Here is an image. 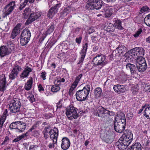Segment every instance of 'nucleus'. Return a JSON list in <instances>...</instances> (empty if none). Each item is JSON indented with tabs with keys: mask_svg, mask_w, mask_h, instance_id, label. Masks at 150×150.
<instances>
[{
	"mask_svg": "<svg viewBox=\"0 0 150 150\" xmlns=\"http://www.w3.org/2000/svg\"><path fill=\"white\" fill-rule=\"evenodd\" d=\"M144 54V50L142 47H136L130 50V51L126 53L125 55L127 57L126 59L125 62L128 61L132 58L136 60L139 59L140 57L143 58Z\"/></svg>",
	"mask_w": 150,
	"mask_h": 150,
	"instance_id": "obj_1",
	"label": "nucleus"
},
{
	"mask_svg": "<svg viewBox=\"0 0 150 150\" xmlns=\"http://www.w3.org/2000/svg\"><path fill=\"white\" fill-rule=\"evenodd\" d=\"M119 116L120 120L117 122L116 118H115L114 128L115 131L118 133H121L124 130L126 126V118L125 115L122 113H120Z\"/></svg>",
	"mask_w": 150,
	"mask_h": 150,
	"instance_id": "obj_2",
	"label": "nucleus"
},
{
	"mask_svg": "<svg viewBox=\"0 0 150 150\" xmlns=\"http://www.w3.org/2000/svg\"><path fill=\"white\" fill-rule=\"evenodd\" d=\"M90 90V86L87 85L82 89L77 91L75 95L77 100L82 102L86 100L89 93Z\"/></svg>",
	"mask_w": 150,
	"mask_h": 150,
	"instance_id": "obj_3",
	"label": "nucleus"
},
{
	"mask_svg": "<svg viewBox=\"0 0 150 150\" xmlns=\"http://www.w3.org/2000/svg\"><path fill=\"white\" fill-rule=\"evenodd\" d=\"M66 113L67 117L70 120L76 119L79 116L76 108L72 105H69L66 108Z\"/></svg>",
	"mask_w": 150,
	"mask_h": 150,
	"instance_id": "obj_4",
	"label": "nucleus"
},
{
	"mask_svg": "<svg viewBox=\"0 0 150 150\" xmlns=\"http://www.w3.org/2000/svg\"><path fill=\"white\" fill-rule=\"evenodd\" d=\"M101 0H88L86 6V8L89 10L100 9L102 6Z\"/></svg>",
	"mask_w": 150,
	"mask_h": 150,
	"instance_id": "obj_5",
	"label": "nucleus"
},
{
	"mask_svg": "<svg viewBox=\"0 0 150 150\" xmlns=\"http://www.w3.org/2000/svg\"><path fill=\"white\" fill-rule=\"evenodd\" d=\"M9 105V110L11 112L16 113L20 112L21 104L18 99L15 98L12 100Z\"/></svg>",
	"mask_w": 150,
	"mask_h": 150,
	"instance_id": "obj_6",
	"label": "nucleus"
},
{
	"mask_svg": "<svg viewBox=\"0 0 150 150\" xmlns=\"http://www.w3.org/2000/svg\"><path fill=\"white\" fill-rule=\"evenodd\" d=\"M106 59L105 57L103 54L97 55L93 59V65L95 66H100L103 67L107 63Z\"/></svg>",
	"mask_w": 150,
	"mask_h": 150,
	"instance_id": "obj_7",
	"label": "nucleus"
},
{
	"mask_svg": "<svg viewBox=\"0 0 150 150\" xmlns=\"http://www.w3.org/2000/svg\"><path fill=\"white\" fill-rule=\"evenodd\" d=\"M107 112V110L101 106L97 108L96 111L93 112L94 115L101 117L104 120H108V117L106 113Z\"/></svg>",
	"mask_w": 150,
	"mask_h": 150,
	"instance_id": "obj_8",
	"label": "nucleus"
},
{
	"mask_svg": "<svg viewBox=\"0 0 150 150\" xmlns=\"http://www.w3.org/2000/svg\"><path fill=\"white\" fill-rule=\"evenodd\" d=\"M136 60V64L137 67L140 72H144L147 68V65L144 58L140 57Z\"/></svg>",
	"mask_w": 150,
	"mask_h": 150,
	"instance_id": "obj_9",
	"label": "nucleus"
},
{
	"mask_svg": "<svg viewBox=\"0 0 150 150\" xmlns=\"http://www.w3.org/2000/svg\"><path fill=\"white\" fill-rule=\"evenodd\" d=\"M22 70L21 66L16 63L14 64L9 76V78L10 79H14L18 77L20 72Z\"/></svg>",
	"mask_w": 150,
	"mask_h": 150,
	"instance_id": "obj_10",
	"label": "nucleus"
},
{
	"mask_svg": "<svg viewBox=\"0 0 150 150\" xmlns=\"http://www.w3.org/2000/svg\"><path fill=\"white\" fill-rule=\"evenodd\" d=\"M15 5V2L14 1H11L6 5L3 10V17L5 18L9 15L14 9Z\"/></svg>",
	"mask_w": 150,
	"mask_h": 150,
	"instance_id": "obj_11",
	"label": "nucleus"
},
{
	"mask_svg": "<svg viewBox=\"0 0 150 150\" xmlns=\"http://www.w3.org/2000/svg\"><path fill=\"white\" fill-rule=\"evenodd\" d=\"M41 15V13L38 11L35 13L32 12L30 13L29 17L25 22V25H28L32 23L33 21L38 19Z\"/></svg>",
	"mask_w": 150,
	"mask_h": 150,
	"instance_id": "obj_12",
	"label": "nucleus"
},
{
	"mask_svg": "<svg viewBox=\"0 0 150 150\" xmlns=\"http://www.w3.org/2000/svg\"><path fill=\"white\" fill-rule=\"evenodd\" d=\"M130 143L123 139H119L116 143V145L121 150L125 149L130 144Z\"/></svg>",
	"mask_w": 150,
	"mask_h": 150,
	"instance_id": "obj_13",
	"label": "nucleus"
},
{
	"mask_svg": "<svg viewBox=\"0 0 150 150\" xmlns=\"http://www.w3.org/2000/svg\"><path fill=\"white\" fill-rule=\"evenodd\" d=\"M61 3H59L53 7H51L48 11L47 16L50 18H52L55 14L58 11L59 8L61 7Z\"/></svg>",
	"mask_w": 150,
	"mask_h": 150,
	"instance_id": "obj_14",
	"label": "nucleus"
},
{
	"mask_svg": "<svg viewBox=\"0 0 150 150\" xmlns=\"http://www.w3.org/2000/svg\"><path fill=\"white\" fill-rule=\"evenodd\" d=\"M120 139H123L131 143L133 138V136L131 131L129 130H125Z\"/></svg>",
	"mask_w": 150,
	"mask_h": 150,
	"instance_id": "obj_15",
	"label": "nucleus"
},
{
	"mask_svg": "<svg viewBox=\"0 0 150 150\" xmlns=\"http://www.w3.org/2000/svg\"><path fill=\"white\" fill-rule=\"evenodd\" d=\"M21 27V24H18L14 28L10 36L11 38L14 39L20 33V30Z\"/></svg>",
	"mask_w": 150,
	"mask_h": 150,
	"instance_id": "obj_16",
	"label": "nucleus"
},
{
	"mask_svg": "<svg viewBox=\"0 0 150 150\" xmlns=\"http://www.w3.org/2000/svg\"><path fill=\"white\" fill-rule=\"evenodd\" d=\"M126 86L120 84L114 85L113 89L115 91L119 94L125 92L126 91Z\"/></svg>",
	"mask_w": 150,
	"mask_h": 150,
	"instance_id": "obj_17",
	"label": "nucleus"
},
{
	"mask_svg": "<svg viewBox=\"0 0 150 150\" xmlns=\"http://www.w3.org/2000/svg\"><path fill=\"white\" fill-rule=\"evenodd\" d=\"M62 143L61 147L62 149L64 150L67 149L69 147L70 142L69 139L67 137L63 138L62 140Z\"/></svg>",
	"mask_w": 150,
	"mask_h": 150,
	"instance_id": "obj_18",
	"label": "nucleus"
},
{
	"mask_svg": "<svg viewBox=\"0 0 150 150\" xmlns=\"http://www.w3.org/2000/svg\"><path fill=\"white\" fill-rule=\"evenodd\" d=\"M83 74H81L78 76L76 77L74 81L72 83L71 86L69 90V92H72L76 88Z\"/></svg>",
	"mask_w": 150,
	"mask_h": 150,
	"instance_id": "obj_19",
	"label": "nucleus"
},
{
	"mask_svg": "<svg viewBox=\"0 0 150 150\" xmlns=\"http://www.w3.org/2000/svg\"><path fill=\"white\" fill-rule=\"evenodd\" d=\"M49 135L51 138L52 140L57 141L58 134V131L57 128H54L53 129H50L49 132Z\"/></svg>",
	"mask_w": 150,
	"mask_h": 150,
	"instance_id": "obj_20",
	"label": "nucleus"
},
{
	"mask_svg": "<svg viewBox=\"0 0 150 150\" xmlns=\"http://www.w3.org/2000/svg\"><path fill=\"white\" fill-rule=\"evenodd\" d=\"M88 47V44L86 43L83 46V49L80 52L81 55V58L79 60L80 63L82 62L84 60L86 54Z\"/></svg>",
	"mask_w": 150,
	"mask_h": 150,
	"instance_id": "obj_21",
	"label": "nucleus"
},
{
	"mask_svg": "<svg viewBox=\"0 0 150 150\" xmlns=\"http://www.w3.org/2000/svg\"><path fill=\"white\" fill-rule=\"evenodd\" d=\"M10 54L6 46H2L0 47V56L1 58L5 56L8 55Z\"/></svg>",
	"mask_w": 150,
	"mask_h": 150,
	"instance_id": "obj_22",
	"label": "nucleus"
},
{
	"mask_svg": "<svg viewBox=\"0 0 150 150\" xmlns=\"http://www.w3.org/2000/svg\"><path fill=\"white\" fill-rule=\"evenodd\" d=\"M32 69L31 68L28 66H27L24 68L23 72L20 75V78L24 79L27 77L30 74V73L32 72Z\"/></svg>",
	"mask_w": 150,
	"mask_h": 150,
	"instance_id": "obj_23",
	"label": "nucleus"
},
{
	"mask_svg": "<svg viewBox=\"0 0 150 150\" xmlns=\"http://www.w3.org/2000/svg\"><path fill=\"white\" fill-rule=\"evenodd\" d=\"M7 85L6 80V77L4 76L3 78L2 79L0 82V91L4 92L6 89Z\"/></svg>",
	"mask_w": 150,
	"mask_h": 150,
	"instance_id": "obj_24",
	"label": "nucleus"
},
{
	"mask_svg": "<svg viewBox=\"0 0 150 150\" xmlns=\"http://www.w3.org/2000/svg\"><path fill=\"white\" fill-rule=\"evenodd\" d=\"M113 22H114L113 25L116 28L121 30L123 29V27L122 26L121 21L120 20L115 18L113 19Z\"/></svg>",
	"mask_w": 150,
	"mask_h": 150,
	"instance_id": "obj_25",
	"label": "nucleus"
},
{
	"mask_svg": "<svg viewBox=\"0 0 150 150\" xmlns=\"http://www.w3.org/2000/svg\"><path fill=\"white\" fill-rule=\"evenodd\" d=\"M31 34L30 31L28 29L25 28L22 31L21 36L30 40Z\"/></svg>",
	"mask_w": 150,
	"mask_h": 150,
	"instance_id": "obj_26",
	"label": "nucleus"
},
{
	"mask_svg": "<svg viewBox=\"0 0 150 150\" xmlns=\"http://www.w3.org/2000/svg\"><path fill=\"white\" fill-rule=\"evenodd\" d=\"M126 68L127 69L130 70L132 74H135L137 73V69L135 65L130 63H128L126 65Z\"/></svg>",
	"mask_w": 150,
	"mask_h": 150,
	"instance_id": "obj_27",
	"label": "nucleus"
},
{
	"mask_svg": "<svg viewBox=\"0 0 150 150\" xmlns=\"http://www.w3.org/2000/svg\"><path fill=\"white\" fill-rule=\"evenodd\" d=\"M17 129L19 132H23L26 128L25 123L23 122L18 121Z\"/></svg>",
	"mask_w": 150,
	"mask_h": 150,
	"instance_id": "obj_28",
	"label": "nucleus"
},
{
	"mask_svg": "<svg viewBox=\"0 0 150 150\" xmlns=\"http://www.w3.org/2000/svg\"><path fill=\"white\" fill-rule=\"evenodd\" d=\"M142 147L139 143H135L133 144L130 148H128L127 150H142Z\"/></svg>",
	"mask_w": 150,
	"mask_h": 150,
	"instance_id": "obj_29",
	"label": "nucleus"
},
{
	"mask_svg": "<svg viewBox=\"0 0 150 150\" xmlns=\"http://www.w3.org/2000/svg\"><path fill=\"white\" fill-rule=\"evenodd\" d=\"M33 79L32 77H30L29 80L27 81V83H25L24 88L27 91L31 89L33 84Z\"/></svg>",
	"mask_w": 150,
	"mask_h": 150,
	"instance_id": "obj_30",
	"label": "nucleus"
},
{
	"mask_svg": "<svg viewBox=\"0 0 150 150\" xmlns=\"http://www.w3.org/2000/svg\"><path fill=\"white\" fill-rule=\"evenodd\" d=\"M144 115L147 119L150 120V106L147 105L144 112Z\"/></svg>",
	"mask_w": 150,
	"mask_h": 150,
	"instance_id": "obj_31",
	"label": "nucleus"
},
{
	"mask_svg": "<svg viewBox=\"0 0 150 150\" xmlns=\"http://www.w3.org/2000/svg\"><path fill=\"white\" fill-rule=\"evenodd\" d=\"M7 48L8 51L10 52V53L13 52L15 48V45L13 43H12L11 42H8L7 43Z\"/></svg>",
	"mask_w": 150,
	"mask_h": 150,
	"instance_id": "obj_32",
	"label": "nucleus"
},
{
	"mask_svg": "<svg viewBox=\"0 0 150 150\" xmlns=\"http://www.w3.org/2000/svg\"><path fill=\"white\" fill-rule=\"evenodd\" d=\"M105 16L107 17H110L113 13V10L112 8H110L105 10Z\"/></svg>",
	"mask_w": 150,
	"mask_h": 150,
	"instance_id": "obj_33",
	"label": "nucleus"
},
{
	"mask_svg": "<svg viewBox=\"0 0 150 150\" xmlns=\"http://www.w3.org/2000/svg\"><path fill=\"white\" fill-rule=\"evenodd\" d=\"M95 94L96 96L97 97L100 96L102 94V90L100 87L97 88L95 90Z\"/></svg>",
	"mask_w": 150,
	"mask_h": 150,
	"instance_id": "obj_34",
	"label": "nucleus"
},
{
	"mask_svg": "<svg viewBox=\"0 0 150 150\" xmlns=\"http://www.w3.org/2000/svg\"><path fill=\"white\" fill-rule=\"evenodd\" d=\"M113 24L109 23L106 28V30L107 32H113L115 30Z\"/></svg>",
	"mask_w": 150,
	"mask_h": 150,
	"instance_id": "obj_35",
	"label": "nucleus"
},
{
	"mask_svg": "<svg viewBox=\"0 0 150 150\" xmlns=\"http://www.w3.org/2000/svg\"><path fill=\"white\" fill-rule=\"evenodd\" d=\"M30 9L29 8H26L24 11V13H23V17L24 18H27L28 16L30 14Z\"/></svg>",
	"mask_w": 150,
	"mask_h": 150,
	"instance_id": "obj_36",
	"label": "nucleus"
},
{
	"mask_svg": "<svg viewBox=\"0 0 150 150\" xmlns=\"http://www.w3.org/2000/svg\"><path fill=\"white\" fill-rule=\"evenodd\" d=\"M48 129L49 128L48 127H45L42 132V134L44 135V137L46 139L49 137V130H48Z\"/></svg>",
	"mask_w": 150,
	"mask_h": 150,
	"instance_id": "obj_37",
	"label": "nucleus"
},
{
	"mask_svg": "<svg viewBox=\"0 0 150 150\" xmlns=\"http://www.w3.org/2000/svg\"><path fill=\"white\" fill-rule=\"evenodd\" d=\"M29 40H29L21 36L20 43L22 46H24L26 45L29 42Z\"/></svg>",
	"mask_w": 150,
	"mask_h": 150,
	"instance_id": "obj_38",
	"label": "nucleus"
},
{
	"mask_svg": "<svg viewBox=\"0 0 150 150\" xmlns=\"http://www.w3.org/2000/svg\"><path fill=\"white\" fill-rule=\"evenodd\" d=\"M142 143L143 145L147 146L149 144V140L147 137H144L142 140Z\"/></svg>",
	"mask_w": 150,
	"mask_h": 150,
	"instance_id": "obj_39",
	"label": "nucleus"
},
{
	"mask_svg": "<svg viewBox=\"0 0 150 150\" xmlns=\"http://www.w3.org/2000/svg\"><path fill=\"white\" fill-rule=\"evenodd\" d=\"M60 88L58 85H54L52 86L51 90L53 92H56L59 91Z\"/></svg>",
	"mask_w": 150,
	"mask_h": 150,
	"instance_id": "obj_40",
	"label": "nucleus"
},
{
	"mask_svg": "<svg viewBox=\"0 0 150 150\" xmlns=\"http://www.w3.org/2000/svg\"><path fill=\"white\" fill-rule=\"evenodd\" d=\"M144 22L148 26L150 27V14L148 15L145 17Z\"/></svg>",
	"mask_w": 150,
	"mask_h": 150,
	"instance_id": "obj_41",
	"label": "nucleus"
},
{
	"mask_svg": "<svg viewBox=\"0 0 150 150\" xmlns=\"http://www.w3.org/2000/svg\"><path fill=\"white\" fill-rule=\"evenodd\" d=\"M119 53H122L126 50V47L124 45H120L117 48Z\"/></svg>",
	"mask_w": 150,
	"mask_h": 150,
	"instance_id": "obj_42",
	"label": "nucleus"
},
{
	"mask_svg": "<svg viewBox=\"0 0 150 150\" xmlns=\"http://www.w3.org/2000/svg\"><path fill=\"white\" fill-rule=\"evenodd\" d=\"M18 121L13 122L11 123L9 126L10 128L11 129H17L18 127Z\"/></svg>",
	"mask_w": 150,
	"mask_h": 150,
	"instance_id": "obj_43",
	"label": "nucleus"
},
{
	"mask_svg": "<svg viewBox=\"0 0 150 150\" xmlns=\"http://www.w3.org/2000/svg\"><path fill=\"white\" fill-rule=\"evenodd\" d=\"M54 27L53 25H52L50 27H48V29L47 31V33L50 34L54 30Z\"/></svg>",
	"mask_w": 150,
	"mask_h": 150,
	"instance_id": "obj_44",
	"label": "nucleus"
},
{
	"mask_svg": "<svg viewBox=\"0 0 150 150\" xmlns=\"http://www.w3.org/2000/svg\"><path fill=\"white\" fill-rule=\"evenodd\" d=\"M4 118L1 117L0 118V132L1 131V129L3 127V124L6 120V119Z\"/></svg>",
	"mask_w": 150,
	"mask_h": 150,
	"instance_id": "obj_45",
	"label": "nucleus"
},
{
	"mask_svg": "<svg viewBox=\"0 0 150 150\" xmlns=\"http://www.w3.org/2000/svg\"><path fill=\"white\" fill-rule=\"evenodd\" d=\"M149 8L147 6H144L141 8L140 13H142L145 12L149 11Z\"/></svg>",
	"mask_w": 150,
	"mask_h": 150,
	"instance_id": "obj_46",
	"label": "nucleus"
},
{
	"mask_svg": "<svg viewBox=\"0 0 150 150\" xmlns=\"http://www.w3.org/2000/svg\"><path fill=\"white\" fill-rule=\"evenodd\" d=\"M69 8H65L62 12V15L63 16H65L67 15L69 13Z\"/></svg>",
	"mask_w": 150,
	"mask_h": 150,
	"instance_id": "obj_47",
	"label": "nucleus"
},
{
	"mask_svg": "<svg viewBox=\"0 0 150 150\" xmlns=\"http://www.w3.org/2000/svg\"><path fill=\"white\" fill-rule=\"evenodd\" d=\"M107 112H106L107 113H106V115L107 116H108V118H109V116H114L115 114V112L113 111H110L108 110H107Z\"/></svg>",
	"mask_w": 150,
	"mask_h": 150,
	"instance_id": "obj_48",
	"label": "nucleus"
},
{
	"mask_svg": "<svg viewBox=\"0 0 150 150\" xmlns=\"http://www.w3.org/2000/svg\"><path fill=\"white\" fill-rule=\"evenodd\" d=\"M57 141L56 140H52V142L50 143L48 145V147L50 148H52L54 147V145L56 144L57 143Z\"/></svg>",
	"mask_w": 150,
	"mask_h": 150,
	"instance_id": "obj_49",
	"label": "nucleus"
},
{
	"mask_svg": "<svg viewBox=\"0 0 150 150\" xmlns=\"http://www.w3.org/2000/svg\"><path fill=\"white\" fill-rule=\"evenodd\" d=\"M27 3L28 2H26V1H25V0H24L23 3L20 4V6L19 7L20 10H22L25 6Z\"/></svg>",
	"mask_w": 150,
	"mask_h": 150,
	"instance_id": "obj_50",
	"label": "nucleus"
},
{
	"mask_svg": "<svg viewBox=\"0 0 150 150\" xmlns=\"http://www.w3.org/2000/svg\"><path fill=\"white\" fill-rule=\"evenodd\" d=\"M142 30L141 29H139L137 32L134 34V36L135 37H138L141 33L142 32Z\"/></svg>",
	"mask_w": 150,
	"mask_h": 150,
	"instance_id": "obj_51",
	"label": "nucleus"
},
{
	"mask_svg": "<svg viewBox=\"0 0 150 150\" xmlns=\"http://www.w3.org/2000/svg\"><path fill=\"white\" fill-rule=\"evenodd\" d=\"M145 91L147 93L150 92V85H146L144 88Z\"/></svg>",
	"mask_w": 150,
	"mask_h": 150,
	"instance_id": "obj_52",
	"label": "nucleus"
},
{
	"mask_svg": "<svg viewBox=\"0 0 150 150\" xmlns=\"http://www.w3.org/2000/svg\"><path fill=\"white\" fill-rule=\"evenodd\" d=\"M38 146L36 145H30L29 147V150H36L37 149Z\"/></svg>",
	"mask_w": 150,
	"mask_h": 150,
	"instance_id": "obj_53",
	"label": "nucleus"
},
{
	"mask_svg": "<svg viewBox=\"0 0 150 150\" xmlns=\"http://www.w3.org/2000/svg\"><path fill=\"white\" fill-rule=\"evenodd\" d=\"M9 137L7 136L6 137L4 142L2 143L1 144H7L9 142Z\"/></svg>",
	"mask_w": 150,
	"mask_h": 150,
	"instance_id": "obj_54",
	"label": "nucleus"
},
{
	"mask_svg": "<svg viewBox=\"0 0 150 150\" xmlns=\"http://www.w3.org/2000/svg\"><path fill=\"white\" fill-rule=\"evenodd\" d=\"M28 98L30 100L31 103H32L35 101V99L33 96L31 95L28 96Z\"/></svg>",
	"mask_w": 150,
	"mask_h": 150,
	"instance_id": "obj_55",
	"label": "nucleus"
},
{
	"mask_svg": "<svg viewBox=\"0 0 150 150\" xmlns=\"http://www.w3.org/2000/svg\"><path fill=\"white\" fill-rule=\"evenodd\" d=\"M47 74L46 72L45 71L42 72L41 74L40 77L42 78V79L45 80L46 79V75Z\"/></svg>",
	"mask_w": 150,
	"mask_h": 150,
	"instance_id": "obj_56",
	"label": "nucleus"
},
{
	"mask_svg": "<svg viewBox=\"0 0 150 150\" xmlns=\"http://www.w3.org/2000/svg\"><path fill=\"white\" fill-rule=\"evenodd\" d=\"M33 135L35 137H38L39 136V134L38 131L35 130L33 132Z\"/></svg>",
	"mask_w": 150,
	"mask_h": 150,
	"instance_id": "obj_57",
	"label": "nucleus"
},
{
	"mask_svg": "<svg viewBox=\"0 0 150 150\" xmlns=\"http://www.w3.org/2000/svg\"><path fill=\"white\" fill-rule=\"evenodd\" d=\"M7 114V109H6L4 111L1 117H3L5 119H6V116Z\"/></svg>",
	"mask_w": 150,
	"mask_h": 150,
	"instance_id": "obj_58",
	"label": "nucleus"
},
{
	"mask_svg": "<svg viewBox=\"0 0 150 150\" xmlns=\"http://www.w3.org/2000/svg\"><path fill=\"white\" fill-rule=\"evenodd\" d=\"M38 88L39 91L41 92L42 91H43L44 90V89L43 87L42 86V85L41 84H39L38 86Z\"/></svg>",
	"mask_w": 150,
	"mask_h": 150,
	"instance_id": "obj_59",
	"label": "nucleus"
},
{
	"mask_svg": "<svg viewBox=\"0 0 150 150\" xmlns=\"http://www.w3.org/2000/svg\"><path fill=\"white\" fill-rule=\"evenodd\" d=\"M22 138L21 137V135L18 137L17 138L13 140V142H18L21 140Z\"/></svg>",
	"mask_w": 150,
	"mask_h": 150,
	"instance_id": "obj_60",
	"label": "nucleus"
},
{
	"mask_svg": "<svg viewBox=\"0 0 150 150\" xmlns=\"http://www.w3.org/2000/svg\"><path fill=\"white\" fill-rule=\"evenodd\" d=\"M147 105L146 104L142 106L141 108L139 110L138 114H140L143 111L144 109L147 107Z\"/></svg>",
	"mask_w": 150,
	"mask_h": 150,
	"instance_id": "obj_61",
	"label": "nucleus"
},
{
	"mask_svg": "<svg viewBox=\"0 0 150 150\" xmlns=\"http://www.w3.org/2000/svg\"><path fill=\"white\" fill-rule=\"evenodd\" d=\"M94 31L93 28L91 27L89 28L88 30V32L89 34H91Z\"/></svg>",
	"mask_w": 150,
	"mask_h": 150,
	"instance_id": "obj_62",
	"label": "nucleus"
},
{
	"mask_svg": "<svg viewBox=\"0 0 150 150\" xmlns=\"http://www.w3.org/2000/svg\"><path fill=\"white\" fill-rule=\"evenodd\" d=\"M62 101L60 100L59 102L57 103V108H61L62 106V103H61Z\"/></svg>",
	"mask_w": 150,
	"mask_h": 150,
	"instance_id": "obj_63",
	"label": "nucleus"
},
{
	"mask_svg": "<svg viewBox=\"0 0 150 150\" xmlns=\"http://www.w3.org/2000/svg\"><path fill=\"white\" fill-rule=\"evenodd\" d=\"M37 127V124H35L33 125L32 127L30 128V129L29 130V131L30 132H31L32 130L35 129H36Z\"/></svg>",
	"mask_w": 150,
	"mask_h": 150,
	"instance_id": "obj_64",
	"label": "nucleus"
}]
</instances>
